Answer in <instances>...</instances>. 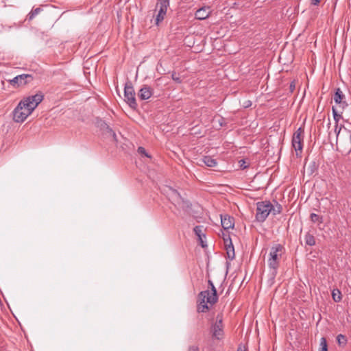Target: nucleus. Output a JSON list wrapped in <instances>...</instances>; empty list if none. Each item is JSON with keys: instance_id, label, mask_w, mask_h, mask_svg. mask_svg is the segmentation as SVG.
<instances>
[{"instance_id": "obj_31", "label": "nucleus", "mask_w": 351, "mask_h": 351, "mask_svg": "<svg viewBox=\"0 0 351 351\" xmlns=\"http://www.w3.org/2000/svg\"><path fill=\"white\" fill-rule=\"evenodd\" d=\"M199 347L197 346L193 345V346H190L188 348V350L187 351H199Z\"/></svg>"}, {"instance_id": "obj_19", "label": "nucleus", "mask_w": 351, "mask_h": 351, "mask_svg": "<svg viewBox=\"0 0 351 351\" xmlns=\"http://www.w3.org/2000/svg\"><path fill=\"white\" fill-rule=\"evenodd\" d=\"M345 97V95L343 94L342 91L340 88H337L336 92L334 95V100L337 104H341L342 102L343 99Z\"/></svg>"}, {"instance_id": "obj_27", "label": "nucleus", "mask_w": 351, "mask_h": 351, "mask_svg": "<svg viewBox=\"0 0 351 351\" xmlns=\"http://www.w3.org/2000/svg\"><path fill=\"white\" fill-rule=\"evenodd\" d=\"M320 350L319 351H328V345L326 338L322 337L320 339Z\"/></svg>"}, {"instance_id": "obj_6", "label": "nucleus", "mask_w": 351, "mask_h": 351, "mask_svg": "<svg viewBox=\"0 0 351 351\" xmlns=\"http://www.w3.org/2000/svg\"><path fill=\"white\" fill-rule=\"evenodd\" d=\"M304 132V128L300 127L293 133L292 137V146L295 150L297 156L299 155L298 152L301 153L303 148Z\"/></svg>"}, {"instance_id": "obj_13", "label": "nucleus", "mask_w": 351, "mask_h": 351, "mask_svg": "<svg viewBox=\"0 0 351 351\" xmlns=\"http://www.w3.org/2000/svg\"><path fill=\"white\" fill-rule=\"evenodd\" d=\"M211 10L209 6H204L198 9L195 13V18L197 20H204L210 16Z\"/></svg>"}, {"instance_id": "obj_10", "label": "nucleus", "mask_w": 351, "mask_h": 351, "mask_svg": "<svg viewBox=\"0 0 351 351\" xmlns=\"http://www.w3.org/2000/svg\"><path fill=\"white\" fill-rule=\"evenodd\" d=\"M208 295V290L202 291H201L198 295V298L199 300V303L197 306V311L198 312H207L209 309L207 302V298Z\"/></svg>"}, {"instance_id": "obj_38", "label": "nucleus", "mask_w": 351, "mask_h": 351, "mask_svg": "<svg viewBox=\"0 0 351 351\" xmlns=\"http://www.w3.org/2000/svg\"><path fill=\"white\" fill-rule=\"evenodd\" d=\"M190 47V45H189ZM195 45H192L191 46V48L194 47Z\"/></svg>"}, {"instance_id": "obj_9", "label": "nucleus", "mask_w": 351, "mask_h": 351, "mask_svg": "<svg viewBox=\"0 0 351 351\" xmlns=\"http://www.w3.org/2000/svg\"><path fill=\"white\" fill-rule=\"evenodd\" d=\"M33 80L34 77L30 74H21L9 80V82L13 86L19 87L21 86L26 85L27 84L31 82Z\"/></svg>"}, {"instance_id": "obj_21", "label": "nucleus", "mask_w": 351, "mask_h": 351, "mask_svg": "<svg viewBox=\"0 0 351 351\" xmlns=\"http://www.w3.org/2000/svg\"><path fill=\"white\" fill-rule=\"evenodd\" d=\"M337 341L339 346L345 347L347 344L348 339L345 335L339 334L337 336Z\"/></svg>"}, {"instance_id": "obj_5", "label": "nucleus", "mask_w": 351, "mask_h": 351, "mask_svg": "<svg viewBox=\"0 0 351 351\" xmlns=\"http://www.w3.org/2000/svg\"><path fill=\"white\" fill-rule=\"evenodd\" d=\"M124 96L125 101L129 106L132 109H136L138 105L135 98L134 89L130 81H128L125 84Z\"/></svg>"}, {"instance_id": "obj_28", "label": "nucleus", "mask_w": 351, "mask_h": 351, "mask_svg": "<svg viewBox=\"0 0 351 351\" xmlns=\"http://www.w3.org/2000/svg\"><path fill=\"white\" fill-rule=\"evenodd\" d=\"M332 111L334 120L335 121V124H337L339 123V121L340 120V119L342 118V117L341 114H338V112L335 107H332Z\"/></svg>"}, {"instance_id": "obj_33", "label": "nucleus", "mask_w": 351, "mask_h": 351, "mask_svg": "<svg viewBox=\"0 0 351 351\" xmlns=\"http://www.w3.org/2000/svg\"><path fill=\"white\" fill-rule=\"evenodd\" d=\"M239 163H240V167L242 169H245L247 167V165H245V161L244 160H241L239 161Z\"/></svg>"}, {"instance_id": "obj_23", "label": "nucleus", "mask_w": 351, "mask_h": 351, "mask_svg": "<svg viewBox=\"0 0 351 351\" xmlns=\"http://www.w3.org/2000/svg\"><path fill=\"white\" fill-rule=\"evenodd\" d=\"M42 9L40 8H36L31 10V12L28 14L27 16V19L29 21H32L36 16H37L40 12Z\"/></svg>"}, {"instance_id": "obj_17", "label": "nucleus", "mask_w": 351, "mask_h": 351, "mask_svg": "<svg viewBox=\"0 0 351 351\" xmlns=\"http://www.w3.org/2000/svg\"><path fill=\"white\" fill-rule=\"evenodd\" d=\"M193 231H194L195 235H197L199 239L201 241L202 247H204L203 242H202V236L205 237L204 234L203 233L204 226H196L193 228Z\"/></svg>"}, {"instance_id": "obj_1", "label": "nucleus", "mask_w": 351, "mask_h": 351, "mask_svg": "<svg viewBox=\"0 0 351 351\" xmlns=\"http://www.w3.org/2000/svg\"><path fill=\"white\" fill-rule=\"evenodd\" d=\"M43 94L39 92L21 100L13 111L14 121L17 123H23L43 101Z\"/></svg>"}, {"instance_id": "obj_29", "label": "nucleus", "mask_w": 351, "mask_h": 351, "mask_svg": "<svg viewBox=\"0 0 351 351\" xmlns=\"http://www.w3.org/2000/svg\"><path fill=\"white\" fill-rule=\"evenodd\" d=\"M344 128V125H341L339 127L338 125V123L337 124H335V132L337 135V138L338 137L341 129Z\"/></svg>"}, {"instance_id": "obj_25", "label": "nucleus", "mask_w": 351, "mask_h": 351, "mask_svg": "<svg viewBox=\"0 0 351 351\" xmlns=\"http://www.w3.org/2000/svg\"><path fill=\"white\" fill-rule=\"evenodd\" d=\"M282 210V206L280 204H278V202H276V206H274L272 204V208L271 209V213L274 215H276L281 213Z\"/></svg>"}, {"instance_id": "obj_24", "label": "nucleus", "mask_w": 351, "mask_h": 351, "mask_svg": "<svg viewBox=\"0 0 351 351\" xmlns=\"http://www.w3.org/2000/svg\"><path fill=\"white\" fill-rule=\"evenodd\" d=\"M310 219L313 223H323V217L318 215L315 213H311L310 215Z\"/></svg>"}, {"instance_id": "obj_18", "label": "nucleus", "mask_w": 351, "mask_h": 351, "mask_svg": "<svg viewBox=\"0 0 351 351\" xmlns=\"http://www.w3.org/2000/svg\"><path fill=\"white\" fill-rule=\"evenodd\" d=\"M305 243L309 246L315 245V239L314 236L309 232H307L304 236Z\"/></svg>"}, {"instance_id": "obj_11", "label": "nucleus", "mask_w": 351, "mask_h": 351, "mask_svg": "<svg viewBox=\"0 0 351 351\" xmlns=\"http://www.w3.org/2000/svg\"><path fill=\"white\" fill-rule=\"evenodd\" d=\"M97 125L105 134L112 136L114 141H117V135L112 129L103 120L99 119L97 121Z\"/></svg>"}, {"instance_id": "obj_22", "label": "nucleus", "mask_w": 351, "mask_h": 351, "mask_svg": "<svg viewBox=\"0 0 351 351\" xmlns=\"http://www.w3.org/2000/svg\"><path fill=\"white\" fill-rule=\"evenodd\" d=\"M332 298L335 302H339L342 299L341 291L337 289H333L332 291Z\"/></svg>"}, {"instance_id": "obj_14", "label": "nucleus", "mask_w": 351, "mask_h": 351, "mask_svg": "<svg viewBox=\"0 0 351 351\" xmlns=\"http://www.w3.org/2000/svg\"><path fill=\"white\" fill-rule=\"evenodd\" d=\"M153 91V88L148 85H143L138 91V96L141 100H147L151 97Z\"/></svg>"}, {"instance_id": "obj_20", "label": "nucleus", "mask_w": 351, "mask_h": 351, "mask_svg": "<svg viewBox=\"0 0 351 351\" xmlns=\"http://www.w3.org/2000/svg\"><path fill=\"white\" fill-rule=\"evenodd\" d=\"M203 162L206 166L210 167H215L217 165L216 160L213 159L212 157L209 156H204L203 158Z\"/></svg>"}, {"instance_id": "obj_7", "label": "nucleus", "mask_w": 351, "mask_h": 351, "mask_svg": "<svg viewBox=\"0 0 351 351\" xmlns=\"http://www.w3.org/2000/svg\"><path fill=\"white\" fill-rule=\"evenodd\" d=\"M169 6V0H158L156 4V8H158V14L155 18V24L158 26L160 23L164 20L167 8Z\"/></svg>"}, {"instance_id": "obj_16", "label": "nucleus", "mask_w": 351, "mask_h": 351, "mask_svg": "<svg viewBox=\"0 0 351 351\" xmlns=\"http://www.w3.org/2000/svg\"><path fill=\"white\" fill-rule=\"evenodd\" d=\"M226 241H229L228 244L225 245L228 258L230 260H233L235 257V254H234V248L233 244L232 243V240H231V239H229V238H228V239H226Z\"/></svg>"}, {"instance_id": "obj_35", "label": "nucleus", "mask_w": 351, "mask_h": 351, "mask_svg": "<svg viewBox=\"0 0 351 351\" xmlns=\"http://www.w3.org/2000/svg\"><path fill=\"white\" fill-rule=\"evenodd\" d=\"M320 2V0H311V4L313 5H317Z\"/></svg>"}, {"instance_id": "obj_2", "label": "nucleus", "mask_w": 351, "mask_h": 351, "mask_svg": "<svg viewBox=\"0 0 351 351\" xmlns=\"http://www.w3.org/2000/svg\"><path fill=\"white\" fill-rule=\"evenodd\" d=\"M284 247L280 244H276L271 248L268 265L271 269V274L274 278L277 274V269L279 266V261L282 256Z\"/></svg>"}, {"instance_id": "obj_3", "label": "nucleus", "mask_w": 351, "mask_h": 351, "mask_svg": "<svg viewBox=\"0 0 351 351\" xmlns=\"http://www.w3.org/2000/svg\"><path fill=\"white\" fill-rule=\"evenodd\" d=\"M272 204L269 201H262L256 203V219L258 222H263L266 220L269 213Z\"/></svg>"}, {"instance_id": "obj_15", "label": "nucleus", "mask_w": 351, "mask_h": 351, "mask_svg": "<svg viewBox=\"0 0 351 351\" xmlns=\"http://www.w3.org/2000/svg\"><path fill=\"white\" fill-rule=\"evenodd\" d=\"M221 223L223 228L224 230H228L230 228H234V218L228 215H225L224 216H221Z\"/></svg>"}, {"instance_id": "obj_36", "label": "nucleus", "mask_w": 351, "mask_h": 351, "mask_svg": "<svg viewBox=\"0 0 351 351\" xmlns=\"http://www.w3.org/2000/svg\"><path fill=\"white\" fill-rule=\"evenodd\" d=\"M202 45H196V47H197V48L195 49V51H202V49H199V47H201Z\"/></svg>"}, {"instance_id": "obj_32", "label": "nucleus", "mask_w": 351, "mask_h": 351, "mask_svg": "<svg viewBox=\"0 0 351 351\" xmlns=\"http://www.w3.org/2000/svg\"><path fill=\"white\" fill-rule=\"evenodd\" d=\"M228 238L230 239V237L229 234L223 233V239L225 245L229 243V241H226V239L228 240Z\"/></svg>"}, {"instance_id": "obj_8", "label": "nucleus", "mask_w": 351, "mask_h": 351, "mask_svg": "<svg viewBox=\"0 0 351 351\" xmlns=\"http://www.w3.org/2000/svg\"><path fill=\"white\" fill-rule=\"evenodd\" d=\"M212 337L217 339H222L223 336V325L221 315H217L216 322L211 326Z\"/></svg>"}, {"instance_id": "obj_4", "label": "nucleus", "mask_w": 351, "mask_h": 351, "mask_svg": "<svg viewBox=\"0 0 351 351\" xmlns=\"http://www.w3.org/2000/svg\"><path fill=\"white\" fill-rule=\"evenodd\" d=\"M170 191L171 201L177 208H180L184 210H187L191 208V204L188 200L184 199L176 190L170 189Z\"/></svg>"}, {"instance_id": "obj_37", "label": "nucleus", "mask_w": 351, "mask_h": 351, "mask_svg": "<svg viewBox=\"0 0 351 351\" xmlns=\"http://www.w3.org/2000/svg\"><path fill=\"white\" fill-rule=\"evenodd\" d=\"M346 49V45H343V51H344Z\"/></svg>"}, {"instance_id": "obj_34", "label": "nucleus", "mask_w": 351, "mask_h": 351, "mask_svg": "<svg viewBox=\"0 0 351 351\" xmlns=\"http://www.w3.org/2000/svg\"><path fill=\"white\" fill-rule=\"evenodd\" d=\"M289 88L291 92L294 90L295 88V84L294 81L291 82Z\"/></svg>"}, {"instance_id": "obj_12", "label": "nucleus", "mask_w": 351, "mask_h": 351, "mask_svg": "<svg viewBox=\"0 0 351 351\" xmlns=\"http://www.w3.org/2000/svg\"><path fill=\"white\" fill-rule=\"evenodd\" d=\"M208 283L209 285V288L211 290V293H210V291H208V297L207 298V302L213 305L217 303V302L218 301V295L217 293V289L214 286L213 282L210 280H208Z\"/></svg>"}, {"instance_id": "obj_26", "label": "nucleus", "mask_w": 351, "mask_h": 351, "mask_svg": "<svg viewBox=\"0 0 351 351\" xmlns=\"http://www.w3.org/2000/svg\"><path fill=\"white\" fill-rule=\"evenodd\" d=\"M171 78L175 82L178 84H181L184 79L182 78L181 76H180V74H178L176 72H172Z\"/></svg>"}, {"instance_id": "obj_30", "label": "nucleus", "mask_w": 351, "mask_h": 351, "mask_svg": "<svg viewBox=\"0 0 351 351\" xmlns=\"http://www.w3.org/2000/svg\"><path fill=\"white\" fill-rule=\"evenodd\" d=\"M138 152L140 154H142V155H145V156L149 158L150 156L147 154V153L146 152V150L144 147H139L138 148Z\"/></svg>"}]
</instances>
